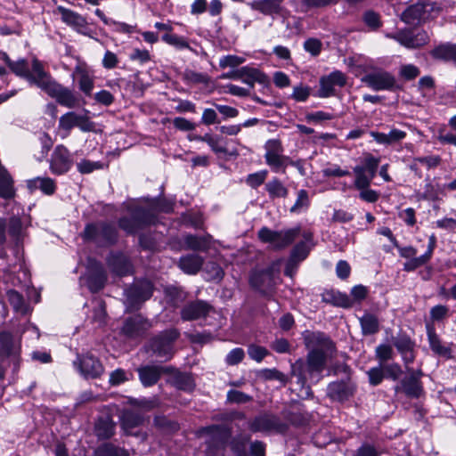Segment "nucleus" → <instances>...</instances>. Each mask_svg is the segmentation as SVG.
Instances as JSON below:
<instances>
[{"mask_svg":"<svg viewBox=\"0 0 456 456\" xmlns=\"http://www.w3.org/2000/svg\"><path fill=\"white\" fill-rule=\"evenodd\" d=\"M245 61V59L243 57H240L237 55H226L220 59L219 65L222 68H235L240 65Z\"/></svg>","mask_w":456,"mask_h":456,"instance_id":"obj_63","label":"nucleus"},{"mask_svg":"<svg viewBox=\"0 0 456 456\" xmlns=\"http://www.w3.org/2000/svg\"><path fill=\"white\" fill-rule=\"evenodd\" d=\"M79 115L80 114L74 111H69L60 118L59 128L67 132L64 136H66L73 127L77 126Z\"/></svg>","mask_w":456,"mask_h":456,"instance_id":"obj_42","label":"nucleus"},{"mask_svg":"<svg viewBox=\"0 0 456 456\" xmlns=\"http://www.w3.org/2000/svg\"><path fill=\"white\" fill-rule=\"evenodd\" d=\"M231 447L235 456H248V439L236 437L232 441Z\"/></svg>","mask_w":456,"mask_h":456,"instance_id":"obj_51","label":"nucleus"},{"mask_svg":"<svg viewBox=\"0 0 456 456\" xmlns=\"http://www.w3.org/2000/svg\"><path fill=\"white\" fill-rule=\"evenodd\" d=\"M354 391L355 386L350 379L331 382L327 387L328 396L338 402L348 400Z\"/></svg>","mask_w":456,"mask_h":456,"instance_id":"obj_16","label":"nucleus"},{"mask_svg":"<svg viewBox=\"0 0 456 456\" xmlns=\"http://www.w3.org/2000/svg\"><path fill=\"white\" fill-rule=\"evenodd\" d=\"M46 93L53 96L57 102L67 108H75L79 104V99L70 90L64 87H44Z\"/></svg>","mask_w":456,"mask_h":456,"instance_id":"obj_24","label":"nucleus"},{"mask_svg":"<svg viewBox=\"0 0 456 456\" xmlns=\"http://www.w3.org/2000/svg\"><path fill=\"white\" fill-rule=\"evenodd\" d=\"M132 373L122 369H117L110 374V383L112 386H118L132 378Z\"/></svg>","mask_w":456,"mask_h":456,"instance_id":"obj_53","label":"nucleus"},{"mask_svg":"<svg viewBox=\"0 0 456 456\" xmlns=\"http://www.w3.org/2000/svg\"><path fill=\"white\" fill-rule=\"evenodd\" d=\"M249 282L254 289L267 295L275 285L273 268L268 267L264 270L253 271Z\"/></svg>","mask_w":456,"mask_h":456,"instance_id":"obj_14","label":"nucleus"},{"mask_svg":"<svg viewBox=\"0 0 456 456\" xmlns=\"http://www.w3.org/2000/svg\"><path fill=\"white\" fill-rule=\"evenodd\" d=\"M26 80L37 86H53V82L44 64L37 58H33L28 69Z\"/></svg>","mask_w":456,"mask_h":456,"instance_id":"obj_18","label":"nucleus"},{"mask_svg":"<svg viewBox=\"0 0 456 456\" xmlns=\"http://www.w3.org/2000/svg\"><path fill=\"white\" fill-rule=\"evenodd\" d=\"M305 241H301L297 243L294 248L291 251L290 256L296 258L297 261L301 262L304 260L308 253H309V247L307 246V242L312 240V234L306 233L305 234Z\"/></svg>","mask_w":456,"mask_h":456,"instance_id":"obj_43","label":"nucleus"},{"mask_svg":"<svg viewBox=\"0 0 456 456\" xmlns=\"http://www.w3.org/2000/svg\"><path fill=\"white\" fill-rule=\"evenodd\" d=\"M211 305L203 300H196L186 304L181 310V318L183 321H193L206 317Z\"/></svg>","mask_w":456,"mask_h":456,"instance_id":"obj_20","label":"nucleus"},{"mask_svg":"<svg viewBox=\"0 0 456 456\" xmlns=\"http://www.w3.org/2000/svg\"><path fill=\"white\" fill-rule=\"evenodd\" d=\"M7 298L14 311L21 314H27L29 312V306L26 304L23 297L13 289L7 291Z\"/></svg>","mask_w":456,"mask_h":456,"instance_id":"obj_35","label":"nucleus"},{"mask_svg":"<svg viewBox=\"0 0 456 456\" xmlns=\"http://www.w3.org/2000/svg\"><path fill=\"white\" fill-rule=\"evenodd\" d=\"M265 190L268 192L269 198L272 200L287 198L289 195V189L277 177H273L265 183Z\"/></svg>","mask_w":456,"mask_h":456,"instance_id":"obj_31","label":"nucleus"},{"mask_svg":"<svg viewBox=\"0 0 456 456\" xmlns=\"http://www.w3.org/2000/svg\"><path fill=\"white\" fill-rule=\"evenodd\" d=\"M179 337L175 329L165 330L154 338L151 342V349L159 357L168 360L173 355V342Z\"/></svg>","mask_w":456,"mask_h":456,"instance_id":"obj_7","label":"nucleus"},{"mask_svg":"<svg viewBox=\"0 0 456 456\" xmlns=\"http://www.w3.org/2000/svg\"><path fill=\"white\" fill-rule=\"evenodd\" d=\"M30 64L24 58H20L17 61H12L10 62L9 69L16 76L25 78L28 74V69Z\"/></svg>","mask_w":456,"mask_h":456,"instance_id":"obj_46","label":"nucleus"},{"mask_svg":"<svg viewBox=\"0 0 456 456\" xmlns=\"http://www.w3.org/2000/svg\"><path fill=\"white\" fill-rule=\"evenodd\" d=\"M433 10L430 3H417L409 6L402 13V20L407 24H415L426 19V13Z\"/></svg>","mask_w":456,"mask_h":456,"instance_id":"obj_22","label":"nucleus"},{"mask_svg":"<svg viewBox=\"0 0 456 456\" xmlns=\"http://www.w3.org/2000/svg\"><path fill=\"white\" fill-rule=\"evenodd\" d=\"M265 159L271 170L274 173L285 174L289 165L297 166L289 157L283 154L284 149L281 142L278 139H270L265 145Z\"/></svg>","mask_w":456,"mask_h":456,"instance_id":"obj_3","label":"nucleus"},{"mask_svg":"<svg viewBox=\"0 0 456 456\" xmlns=\"http://www.w3.org/2000/svg\"><path fill=\"white\" fill-rule=\"evenodd\" d=\"M114 424L109 417H102L95 423V433L99 438L106 439L112 436Z\"/></svg>","mask_w":456,"mask_h":456,"instance_id":"obj_37","label":"nucleus"},{"mask_svg":"<svg viewBox=\"0 0 456 456\" xmlns=\"http://www.w3.org/2000/svg\"><path fill=\"white\" fill-rule=\"evenodd\" d=\"M399 74L405 81H410L419 75V69L412 64H406L401 66Z\"/></svg>","mask_w":456,"mask_h":456,"instance_id":"obj_61","label":"nucleus"},{"mask_svg":"<svg viewBox=\"0 0 456 456\" xmlns=\"http://www.w3.org/2000/svg\"><path fill=\"white\" fill-rule=\"evenodd\" d=\"M305 346L309 350L306 360H297L292 366L293 375L302 387L308 379H321L327 362L333 357L335 346L330 338L322 332H309L304 336Z\"/></svg>","mask_w":456,"mask_h":456,"instance_id":"obj_1","label":"nucleus"},{"mask_svg":"<svg viewBox=\"0 0 456 456\" xmlns=\"http://www.w3.org/2000/svg\"><path fill=\"white\" fill-rule=\"evenodd\" d=\"M153 291L151 281L142 280L134 283L133 286L126 289V302L130 309H135L138 305L149 299Z\"/></svg>","mask_w":456,"mask_h":456,"instance_id":"obj_8","label":"nucleus"},{"mask_svg":"<svg viewBox=\"0 0 456 456\" xmlns=\"http://www.w3.org/2000/svg\"><path fill=\"white\" fill-rule=\"evenodd\" d=\"M73 364L86 379L98 378L104 370L102 362L92 354L78 355Z\"/></svg>","mask_w":456,"mask_h":456,"instance_id":"obj_11","label":"nucleus"},{"mask_svg":"<svg viewBox=\"0 0 456 456\" xmlns=\"http://www.w3.org/2000/svg\"><path fill=\"white\" fill-rule=\"evenodd\" d=\"M56 11L61 14V20L66 25L73 28L78 33L87 34V21L81 14L61 5H59Z\"/></svg>","mask_w":456,"mask_h":456,"instance_id":"obj_19","label":"nucleus"},{"mask_svg":"<svg viewBox=\"0 0 456 456\" xmlns=\"http://www.w3.org/2000/svg\"><path fill=\"white\" fill-rule=\"evenodd\" d=\"M385 378L397 380L403 373L402 368L398 363H384L382 364Z\"/></svg>","mask_w":456,"mask_h":456,"instance_id":"obj_58","label":"nucleus"},{"mask_svg":"<svg viewBox=\"0 0 456 456\" xmlns=\"http://www.w3.org/2000/svg\"><path fill=\"white\" fill-rule=\"evenodd\" d=\"M438 141L443 144H450L456 146V130L441 128L437 134Z\"/></svg>","mask_w":456,"mask_h":456,"instance_id":"obj_52","label":"nucleus"},{"mask_svg":"<svg viewBox=\"0 0 456 456\" xmlns=\"http://www.w3.org/2000/svg\"><path fill=\"white\" fill-rule=\"evenodd\" d=\"M426 330L428 344L432 352L438 356L452 358L451 347L448 345L443 343L439 336L436 334L434 325L427 322Z\"/></svg>","mask_w":456,"mask_h":456,"instance_id":"obj_21","label":"nucleus"},{"mask_svg":"<svg viewBox=\"0 0 456 456\" xmlns=\"http://www.w3.org/2000/svg\"><path fill=\"white\" fill-rule=\"evenodd\" d=\"M393 345L395 346V348L400 354L414 349L415 346L414 342L408 336L405 335L394 338Z\"/></svg>","mask_w":456,"mask_h":456,"instance_id":"obj_50","label":"nucleus"},{"mask_svg":"<svg viewBox=\"0 0 456 456\" xmlns=\"http://www.w3.org/2000/svg\"><path fill=\"white\" fill-rule=\"evenodd\" d=\"M108 265L111 271L119 276L131 273L132 265L128 258L121 253H112L108 257Z\"/></svg>","mask_w":456,"mask_h":456,"instance_id":"obj_25","label":"nucleus"},{"mask_svg":"<svg viewBox=\"0 0 456 456\" xmlns=\"http://www.w3.org/2000/svg\"><path fill=\"white\" fill-rule=\"evenodd\" d=\"M169 212L172 209L171 205L142 208L136 207L131 217L120 218L118 222L119 227L127 233H135L142 226L154 224L156 221V210Z\"/></svg>","mask_w":456,"mask_h":456,"instance_id":"obj_2","label":"nucleus"},{"mask_svg":"<svg viewBox=\"0 0 456 456\" xmlns=\"http://www.w3.org/2000/svg\"><path fill=\"white\" fill-rule=\"evenodd\" d=\"M151 327V323L142 315H135L126 320L122 332L129 338L142 337Z\"/></svg>","mask_w":456,"mask_h":456,"instance_id":"obj_17","label":"nucleus"},{"mask_svg":"<svg viewBox=\"0 0 456 456\" xmlns=\"http://www.w3.org/2000/svg\"><path fill=\"white\" fill-rule=\"evenodd\" d=\"M184 244L188 249L206 252L210 247V236L186 235Z\"/></svg>","mask_w":456,"mask_h":456,"instance_id":"obj_32","label":"nucleus"},{"mask_svg":"<svg viewBox=\"0 0 456 456\" xmlns=\"http://www.w3.org/2000/svg\"><path fill=\"white\" fill-rule=\"evenodd\" d=\"M202 434L209 436V439L206 441L208 449L216 446H223L226 438L227 432L224 428L217 426H213L202 430Z\"/></svg>","mask_w":456,"mask_h":456,"instance_id":"obj_29","label":"nucleus"},{"mask_svg":"<svg viewBox=\"0 0 456 456\" xmlns=\"http://www.w3.org/2000/svg\"><path fill=\"white\" fill-rule=\"evenodd\" d=\"M171 384L180 390L191 391L192 390L194 384L191 375L187 373L176 372L170 379Z\"/></svg>","mask_w":456,"mask_h":456,"instance_id":"obj_38","label":"nucleus"},{"mask_svg":"<svg viewBox=\"0 0 456 456\" xmlns=\"http://www.w3.org/2000/svg\"><path fill=\"white\" fill-rule=\"evenodd\" d=\"M267 170H261L253 174H249L247 176L246 183L251 188L256 189L264 183L267 177Z\"/></svg>","mask_w":456,"mask_h":456,"instance_id":"obj_56","label":"nucleus"},{"mask_svg":"<svg viewBox=\"0 0 456 456\" xmlns=\"http://www.w3.org/2000/svg\"><path fill=\"white\" fill-rule=\"evenodd\" d=\"M229 77L248 86H253L256 83L260 85H268L270 83L269 77L264 72L249 66L232 70Z\"/></svg>","mask_w":456,"mask_h":456,"instance_id":"obj_12","label":"nucleus"},{"mask_svg":"<svg viewBox=\"0 0 456 456\" xmlns=\"http://www.w3.org/2000/svg\"><path fill=\"white\" fill-rule=\"evenodd\" d=\"M102 163L99 161H91L88 159H83L77 164V168L81 174H90L94 170L102 169Z\"/></svg>","mask_w":456,"mask_h":456,"instance_id":"obj_54","label":"nucleus"},{"mask_svg":"<svg viewBox=\"0 0 456 456\" xmlns=\"http://www.w3.org/2000/svg\"><path fill=\"white\" fill-rule=\"evenodd\" d=\"M379 163V159L372 155H368L362 165H357L354 167L353 171L355 176L354 184L356 189L370 187L376 175Z\"/></svg>","mask_w":456,"mask_h":456,"instance_id":"obj_6","label":"nucleus"},{"mask_svg":"<svg viewBox=\"0 0 456 456\" xmlns=\"http://www.w3.org/2000/svg\"><path fill=\"white\" fill-rule=\"evenodd\" d=\"M282 0H254L248 4L254 10L264 15L271 16L279 14L281 12Z\"/></svg>","mask_w":456,"mask_h":456,"instance_id":"obj_27","label":"nucleus"},{"mask_svg":"<svg viewBox=\"0 0 456 456\" xmlns=\"http://www.w3.org/2000/svg\"><path fill=\"white\" fill-rule=\"evenodd\" d=\"M227 400L234 403H246L252 400V397L239 390H229L227 392Z\"/></svg>","mask_w":456,"mask_h":456,"instance_id":"obj_60","label":"nucleus"},{"mask_svg":"<svg viewBox=\"0 0 456 456\" xmlns=\"http://www.w3.org/2000/svg\"><path fill=\"white\" fill-rule=\"evenodd\" d=\"M163 371L164 368L157 365H145L138 369L139 379L144 387L155 385Z\"/></svg>","mask_w":456,"mask_h":456,"instance_id":"obj_26","label":"nucleus"},{"mask_svg":"<svg viewBox=\"0 0 456 456\" xmlns=\"http://www.w3.org/2000/svg\"><path fill=\"white\" fill-rule=\"evenodd\" d=\"M346 84L345 76L340 71H333L328 76H323L320 79V86H344Z\"/></svg>","mask_w":456,"mask_h":456,"instance_id":"obj_47","label":"nucleus"},{"mask_svg":"<svg viewBox=\"0 0 456 456\" xmlns=\"http://www.w3.org/2000/svg\"><path fill=\"white\" fill-rule=\"evenodd\" d=\"M299 233V227L284 231H273L267 227H262L257 232V237L262 242L270 243L274 248L280 249L290 245Z\"/></svg>","mask_w":456,"mask_h":456,"instance_id":"obj_4","label":"nucleus"},{"mask_svg":"<svg viewBox=\"0 0 456 456\" xmlns=\"http://www.w3.org/2000/svg\"><path fill=\"white\" fill-rule=\"evenodd\" d=\"M287 428L279 418L267 413L256 416L249 422V429L253 432L284 433Z\"/></svg>","mask_w":456,"mask_h":456,"instance_id":"obj_9","label":"nucleus"},{"mask_svg":"<svg viewBox=\"0 0 456 456\" xmlns=\"http://www.w3.org/2000/svg\"><path fill=\"white\" fill-rule=\"evenodd\" d=\"M20 340L10 332L0 333V357L5 359L12 365V372L16 373L20 369Z\"/></svg>","mask_w":456,"mask_h":456,"instance_id":"obj_5","label":"nucleus"},{"mask_svg":"<svg viewBox=\"0 0 456 456\" xmlns=\"http://www.w3.org/2000/svg\"><path fill=\"white\" fill-rule=\"evenodd\" d=\"M244 356L245 353L243 349L237 347L228 353L225 362L228 365H236L243 360Z\"/></svg>","mask_w":456,"mask_h":456,"instance_id":"obj_64","label":"nucleus"},{"mask_svg":"<svg viewBox=\"0 0 456 456\" xmlns=\"http://www.w3.org/2000/svg\"><path fill=\"white\" fill-rule=\"evenodd\" d=\"M73 160L69 151L63 145L55 147L51 156L50 169L55 175H63L72 167Z\"/></svg>","mask_w":456,"mask_h":456,"instance_id":"obj_13","label":"nucleus"},{"mask_svg":"<svg viewBox=\"0 0 456 456\" xmlns=\"http://www.w3.org/2000/svg\"><path fill=\"white\" fill-rule=\"evenodd\" d=\"M431 54L436 59L452 61L456 63V44L439 45L431 52Z\"/></svg>","mask_w":456,"mask_h":456,"instance_id":"obj_34","label":"nucleus"},{"mask_svg":"<svg viewBox=\"0 0 456 456\" xmlns=\"http://www.w3.org/2000/svg\"><path fill=\"white\" fill-rule=\"evenodd\" d=\"M369 382L371 386L379 385L385 378L382 365L372 367L367 371Z\"/></svg>","mask_w":456,"mask_h":456,"instance_id":"obj_57","label":"nucleus"},{"mask_svg":"<svg viewBox=\"0 0 456 456\" xmlns=\"http://www.w3.org/2000/svg\"><path fill=\"white\" fill-rule=\"evenodd\" d=\"M142 417L133 411H125L121 416V425L126 433H130L131 429L142 424Z\"/></svg>","mask_w":456,"mask_h":456,"instance_id":"obj_36","label":"nucleus"},{"mask_svg":"<svg viewBox=\"0 0 456 456\" xmlns=\"http://www.w3.org/2000/svg\"><path fill=\"white\" fill-rule=\"evenodd\" d=\"M13 193L12 178L4 168L0 167V197L9 199Z\"/></svg>","mask_w":456,"mask_h":456,"instance_id":"obj_40","label":"nucleus"},{"mask_svg":"<svg viewBox=\"0 0 456 456\" xmlns=\"http://www.w3.org/2000/svg\"><path fill=\"white\" fill-rule=\"evenodd\" d=\"M403 392L411 397H419L422 392V387L418 378L411 376L402 381Z\"/></svg>","mask_w":456,"mask_h":456,"instance_id":"obj_39","label":"nucleus"},{"mask_svg":"<svg viewBox=\"0 0 456 456\" xmlns=\"http://www.w3.org/2000/svg\"><path fill=\"white\" fill-rule=\"evenodd\" d=\"M360 323L364 335H372L379 331V320L373 314H364L360 319Z\"/></svg>","mask_w":456,"mask_h":456,"instance_id":"obj_41","label":"nucleus"},{"mask_svg":"<svg viewBox=\"0 0 456 456\" xmlns=\"http://www.w3.org/2000/svg\"><path fill=\"white\" fill-rule=\"evenodd\" d=\"M387 37L395 39L407 48L420 47L429 40L428 33L424 30L418 31L415 34L410 30H402L395 34H388Z\"/></svg>","mask_w":456,"mask_h":456,"instance_id":"obj_15","label":"nucleus"},{"mask_svg":"<svg viewBox=\"0 0 456 456\" xmlns=\"http://www.w3.org/2000/svg\"><path fill=\"white\" fill-rule=\"evenodd\" d=\"M204 263L203 257L197 254H188L181 256L179 260L180 269L187 274H196Z\"/></svg>","mask_w":456,"mask_h":456,"instance_id":"obj_28","label":"nucleus"},{"mask_svg":"<svg viewBox=\"0 0 456 456\" xmlns=\"http://www.w3.org/2000/svg\"><path fill=\"white\" fill-rule=\"evenodd\" d=\"M7 227L10 236L18 245L23 237V226L20 219L18 217H12L7 224Z\"/></svg>","mask_w":456,"mask_h":456,"instance_id":"obj_44","label":"nucleus"},{"mask_svg":"<svg viewBox=\"0 0 456 456\" xmlns=\"http://www.w3.org/2000/svg\"><path fill=\"white\" fill-rule=\"evenodd\" d=\"M106 279L102 265L99 262L90 259L87 273L80 278V282L86 284L90 291L98 292L104 287Z\"/></svg>","mask_w":456,"mask_h":456,"instance_id":"obj_10","label":"nucleus"},{"mask_svg":"<svg viewBox=\"0 0 456 456\" xmlns=\"http://www.w3.org/2000/svg\"><path fill=\"white\" fill-rule=\"evenodd\" d=\"M28 187L30 190L39 189L47 195H52L56 190L55 182L50 177H36L28 181Z\"/></svg>","mask_w":456,"mask_h":456,"instance_id":"obj_30","label":"nucleus"},{"mask_svg":"<svg viewBox=\"0 0 456 456\" xmlns=\"http://www.w3.org/2000/svg\"><path fill=\"white\" fill-rule=\"evenodd\" d=\"M95 456H127V452L111 444H105L96 451Z\"/></svg>","mask_w":456,"mask_h":456,"instance_id":"obj_55","label":"nucleus"},{"mask_svg":"<svg viewBox=\"0 0 456 456\" xmlns=\"http://www.w3.org/2000/svg\"><path fill=\"white\" fill-rule=\"evenodd\" d=\"M310 200L307 191L301 189L297 193V200L294 205L290 208L291 213H301L308 208Z\"/></svg>","mask_w":456,"mask_h":456,"instance_id":"obj_45","label":"nucleus"},{"mask_svg":"<svg viewBox=\"0 0 456 456\" xmlns=\"http://www.w3.org/2000/svg\"><path fill=\"white\" fill-rule=\"evenodd\" d=\"M376 358L379 362V365L386 363L387 361L392 360L394 357V351L391 346L381 344L376 347Z\"/></svg>","mask_w":456,"mask_h":456,"instance_id":"obj_49","label":"nucleus"},{"mask_svg":"<svg viewBox=\"0 0 456 456\" xmlns=\"http://www.w3.org/2000/svg\"><path fill=\"white\" fill-rule=\"evenodd\" d=\"M102 232V246L114 244L117 240L118 233L116 228L110 224L100 222L89 224L86 226V233L89 236L96 231Z\"/></svg>","mask_w":456,"mask_h":456,"instance_id":"obj_23","label":"nucleus"},{"mask_svg":"<svg viewBox=\"0 0 456 456\" xmlns=\"http://www.w3.org/2000/svg\"><path fill=\"white\" fill-rule=\"evenodd\" d=\"M362 81L370 84V86H393L394 78L393 77L385 71H374L362 79Z\"/></svg>","mask_w":456,"mask_h":456,"instance_id":"obj_33","label":"nucleus"},{"mask_svg":"<svg viewBox=\"0 0 456 456\" xmlns=\"http://www.w3.org/2000/svg\"><path fill=\"white\" fill-rule=\"evenodd\" d=\"M162 40L165 43H167L170 45H173L175 48L180 49V50L191 49L189 43L186 41V39L184 37L175 35V34L166 33L165 35L162 36Z\"/></svg>","mask_w":456,"mask_h":456,"instance_id":"obj_48","label":"nucleus"},{"mask_svg":"<svg viewBox=\"0 0 456 456\" xmlns=\"http://www.w3.org/2000/svg\"><path fill=\"white\" fill-rule=\"evenodd\" d=\"M248 354L252 360L260 362L268 354V351L264 346L250 345L248 348Z\"/></svg>","mask_w":456,"mask_h":456,"instance_id":"obj_62","label":"nucleus"},{"mask_svg":"<svg viewBox=\"0 0 456 456\" xmlns=\"http://www.w3.org/2000/svg\"><path fill=\"white\" fill-rule=\"evenodd\" d=\"M449 314V308L444 305H437L430 309V319L433 322L444 320Z\"/></svg>","mask_w":456,"mask_h":456,"instance_id":"obj_59","label":"nucleus"}]
</instances>
